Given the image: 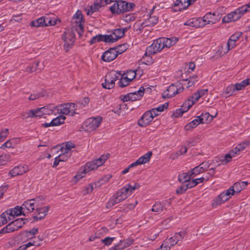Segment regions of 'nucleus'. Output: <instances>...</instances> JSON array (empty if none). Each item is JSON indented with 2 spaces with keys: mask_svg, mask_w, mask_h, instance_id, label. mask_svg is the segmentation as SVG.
Segmentation results:
<instances>
[{
  "mask_svg": "<svg viewBox=\"0 0 250 250\" xmlns=\"http://www.w3.org/2000/svg\"><path fill=\"white\" fill-rule=\"evenodd\" d=\"M152 115L149 111L146 112L138 121V125L141 127H146L148 125L153 119Z\"/></svg>",
  "mask_w": 250,
  "mask_h": 250,
  "instance_id": "22",
  "label": "nucleus"
},
{
  "mask_svg": "<svg viewBox=\"0 0 250 250\" xmlns=\"http://www.w3.org/2000/svg\"><path fill=\"white\" fill-rule=\"evenodd\" d=\"M121 75V72L112 71L105 77L104 82L102 83V86L105 89H110L115 86V82L119 79Z\"/></svg>",
  "mask_w": 250,
  "mask_h": 250,
  "instance_id": "7",
  "label": "nucleus"
},
{
  "mask_svg": "<svg viewBox=\"0 0 250 250\" xmlns=\"http://www.w3.org/2000/svg\"><path fill=\"white\" fill-rule=\"evenodd\" d=\"M24 224L25 222L23 219L22 218L18 219L12 221L5 227L1 229L0 233H10L16 231L19 229L21 228L24 225Z\"/></svg>",
  "mask_w": 250,
  "mask_h": 250,
  "instance_id": "14",
  "label": "nucleus"
},
{
  "mask_svg": "<svg viewBox=\"0 0 250 250\" xmlns=\"http://www.w3.org/2000/svg\"><path fill=\"white\" fill-rule=\"evenodd\" d=\"M61 20L54 14H48L31 21L30 25L34 27L53 26L60 23Z\"/></svg>",
  "mask_w": 250,
  "mask_h": 250,
  "instance_id": "3",
  "label": "nucleus"
},
{
  "mask_svg": "<svg viewBox=\"0 0 250 250\" xmlns=\"http://www.w3.org/2000/svg\"><path fill=\"white\" fill-rule=\"evenodd\" d=\"M242 35L241 32H237L232 35L228 41L227 45L230 49L236 46V42L239 40Z\"/></svg>",
  "mask_w": 250,
  "mask_h": 250,
  "instance_id": "30",
  "label": "nucleus"
},
{
  "mask_svg": "<svg viewBox=\"0 0 250 250\" xmlns=\"http://www.w3.org/2000/svg\"><path fill=\"white\" fill-rule=\"evenodd\" d=\"M184 90V87L181 83L177 84H172L164 92L163 95L165 98H172L176 95L182 92Z\"/></svg>",
  "mask_w": 250,
  "mask_h": 250,
  "instance_id": "13",
  "label": "nucleus"
},
{
  "mask_svg": "<svg viewBox=\"0 0 250 250\" xmlns=\"http://www.w3.org/2000/svg\"><path fill=\"white\" fill-rule=\"evenodd\" d=\"M144 87L143 86H141L138 90L130 92L125 95L121 96L120 98L124 102H133L137 100H140L144 96Z\"/></svg>",
  "mask_w": 250,
  "mask_h": 250,
  "instance_id": "12",
  "label": "nucleus"
},
{
  "mask_svg": "<svg viewBox=\"0 0 250 250\" xmlns=\"http://www.w3.org/2000/svg\"><path fill=\"white\" fill-rule=\"evenodd\" d=\"M235 92V87L233 85H229L228 86L224 92L226 97H228L233 94Z\"/></svg>",
  "mask_w": 250,
  "mask_h": 250,
  "instance_id": "55",
  "label": "nucleus"
},
{
  "mask_svg": "<svg viewBox=\"0 0 250 250\" xmlns=\"http://www.w3.org/2000/svg\"><path fill=\"white\" fill-rule=\"evenodd\" d=\"M42 111L44 115H57L56 106L52 104L41 107V111Z\"/></svg>",
  "mask_w": 250,
  "mask_h": 250,
  "instance_id": "35",
  "label": "nucleus"
},
{
  "mask_svg": "<svg viewBox=\"0 0 250 250\" xmlns=\"http://www.w3.org/2000/svg\"><path fill=\"white\" fill-rule=\"evenodd\" d=\"M73 23L76 27L78 34L81 35L83 33L84 23L83 15L81 11L78 10L73 16Z\"/></svg>",
  "mask_w": 250,
  "mask_h": 250,
  "instance_id": "17",
  "label": "nucleus"
},
{
  "mask_svg": "<svg viewBox=\"0 0 250 250\" xmlns=\"http://www.w3.org/2000/svg\"><path fill=\"white\" fill-rule=\"evenodd\" d=\"M12 220L13 219L11 218V215L9 214L7 210L5 211L0 215V227L6 224L8 221Z\"/></svg>",
  "mask_w": 250,
  "mask_h": 250,
  "instance_id": "43",
  "label": "nucleus"
},
{
  "mask_svg": "<svg viewBox=\"0 0 250 250\" xmlns=\"http://www.w3.org/2000/svg\"><path fill=\"white\" fill-rule=\"evenodd\" d=\"M9 214L11 215V218L13 219L15 216H18L21 215H23V212H22V206H16V207L7 210Z\"/></svg>",
  "mask_w": 250,
  "mask_h": 250,
  "instance_id": "37",
  "label": "nucleus"
},
{
  "mask_svg": "<svg viewBox=\"0 0 250 250\" xmlns=\"http://www.w3.org/2000/svg\"><path fill=\"white\" fill-rule=\"evenodd\" d=\"M185 25L195 28L203 27L201 18L189 19L185 23Z\"/></svg>",
  "mask_w": 250,
  "mask_h": 250,
  "instance_id": "33",
  "label": "nucleus"
},
{
  "mask_svg": "<svg viewBox=\"0 0 250 250\" xmlns=\"http://www.w3.org/2000/svg\"><path fill=\"white\" fill-rule=\"evenodd\" d=\"M9 134V129L4 128L0 132V142H3L7 138Z\"/></svg>",
  "mask_w": 250,
  "mask_h": 250,
  "instance_id": "58",
  "label": "nucleus"
},
{
  "mask_svg": "<svg viewBox=\"0 0 250 250\" xmlns=\"http://www.w3.org/2000/svg\"><path fill=\"white\" fill-rule=\"evenodd\" d=\"M77 105L74 103H67L56 106L57 114L62 115H69L72 116L76 113Z\"/></svg>",
  "mask_w": 250,
  "mask_h": 250,
  "instance_id": "9",
  "label": "nucleus"
},
{
  "mask_svg": "<svg viewBox=\"0 0 250 250\" xmlns=\"http://www.w3.org/2000/svg\"><path fill=\"white\" fill-rule=\"evenodd\" d=\"M240 18V15L236 9L234 11L228 14L226 16H225L223 19V21L225 22H229L237 21Z\"/></svg>",
  "mask_w": 250,
  "mask_h": 250,
  "instance_id": "34",
  "label": "nucleus"
},
{
  "mask_svg": "<svg viewBox=\"0 0 250 250\" xmlns=\"http://www.w3.org/2000/svg\"><path fill=\"white\" fill-rule=\"evenodd\" d=\"M249 85H250V78L246 79L239 83H235L233 85L235 87V90L236 91L240 90Z\"/></svg>",
  "mask_w": 250,
  "mask_h": 250,
  "instance_id": "46",
  "label": "nucleus"
},
{
  "mask_svg": "<svg viewBox=\"0 0 250 250\" xmlns=\"http://www.w3.org/2000/svg\"><path fill=\"white\" fill-rule=\"evenodd\" d=\"M162 40L163 47L164 49L165 48H168L174 45L178 42V38L176 37H171L169 38L162 37L161 38Z\"/></svg>",
  "mask_w": 250,
  "mask_h": 250,
  "instance_id": "32",
  "label": "nucleus"
},
{
  "mask_svg": "<svg viewBox=\"0 0 250 250\" xmlns=\"http://www.w3.org/2000/svg\"><path fill=\"white\" fill-rule=\"evenodd\" d=\"M140 186L137 183L128 184L113 195L106 203V208H109L118 204L129 197L132 193L140 188Z\"/></svg>",
  "mask_w": 250,
  "mask_h": 250,
  "instance_id": "1",
  "label": "nucleus"
},
{
  "mask_svg": "<svg viewBox=\"0 0 250 250\" xmlns=\"http://www.w3.org/2000/svg\"><path fill=\"white\" fill-rule=\"evenodd\" d=\"M201 18L203 26L208 24H213L216 23L217 21V19L216 18L215 14L210 12L207 13L203 17Z\"/></svg>",
  "mask_w": 250,
  "mask_h": 250,
  "instance_id": "27",
  "label": "nucleus"
},
{
  "mask_svg": "<svg viewBox=\"0 0 250 250\" xmlns=\"http://www.w3.org/2000/svg\"><path fill=\"white\" fill-rule=\"evenodd\" d=\"M49 209V206L43 207H41V206L37 207L36 209L37 214L34 216V219L37 221L44 218V217L47 215Z\"/></svg>",
  "mask_w": 250,
  "mask_h": 250,
  "instance_id": "26",
  "label": "nucleus"
},
{
  "mask_svg": "<svg viewBox=\"0 0 250 250\" xmlns=\"http://www.w3.org/2000/svg\"><path fill=\"white\" fill-rule=\"evenodd\" d=\"M124 74L126 76V79L131 81L136 78L137 75L136 71L132 70H127L126 73Z\"/></svg>",
  "mask_w": 250,
  "mask_h": 250,
  "instance_id": "56",
  "label": "nucleus"
},
{
  "mask_svg": "<svg viewBox=\"0 0 250 250\" xmlns=\"http://www.w3.org/2000/svg\"><path fill=\"white\" fill-rule=\"evenodd\" d=\"M42 204V202H40V198L39 197L25 201L21 206L23 215L25 216L29 213L32 212L35 209H36L37 207L41 206Z\"/></svg>",
  "mask_w": 250,
  "mask_h": 250,
  "instance_id": "8",
  "label": "nucleus"
},
{
  "mask_svg": "<svg viewBox=\"0 0 250 250\" xmlns=\"http://www.w3.org/2000/svg\"><path fill=\"white\" fill-rule=\"evenodd\" d=\"M229 50H231L227 44H222L219 46L217 51L216 53V55L219 57H222L226 54Z\"/></svg>",
  "mask_w": 250,
  "mask_h": 250,
  "instance_id": "44",
  "label": "nucleus"
},
{
  "mask_svg": "<svg viewBox=\"0 0 250 250\" xmlns=\"http://www.w3.org/2000/svg\"><path fill=\"white\" fill-rule=\"evenodd\" d=\"M20 139L18 138H13L7 140L2 144L0 148L4 150L6 148H14L19 143Z\"/></svg>",
  "mask_w": 250,
  "mask_h": 250,
  "instance_id": "29",
  "label": "nucleus"
},
{
  "mask_svg": "<svg viewBox=\"0 0 250 250\" xmlns=\"http://www.w3.org/2000/svg\"><path fill=\"white\" fill-rule=\"evenodd\" d=\"M115 237H107L104 239L102 240V242L106 246H109L112 243L113 241L115 239Z\"/></svg>",
  "mask_w": 250,
  "mask_h": 250,
  "instance_id": "63",
  "label": "nucleus"
},
{
  "mask_svg": "<svg viewBox=\"0 0 250 250\" xmlns=\"http://www.w3.org/2000/svg\"><path fill=\"white\" fill-rule=\"evenodd\" d=\"M236 10L241 17L246 13L250 12V2L238 8Z\"/></svg>",
  "mask_w": 250,
  "mask_h": 250,
  "instance_id": "47",
  "label": "nucleus"
},
{
  "mask_svg": "<svg viewBox=\"0 0 250 250\" xmlns=\"http://www.w3.org/2000/svg\"><path fill=\"white\" fill-rule=\"evenodd\" d=\"M62 38L64 42V46L65 48L67 50L69 49L75 42L74 33L70 30H68L64 32Z\"/></svg>",
  "mask_w": 250,
  "mask_h": 250,
  "instance_id": "20",
  "label": "nucleus"
},
{
  "mask_svg": "<svg viewBox=\"0 0 250 250\" xmlns=\"http://www.w3.org/2000/svg\"><path fill=\"white\" fill-rule=\"evenodd\" d=\"M163 49L162 40L159 38L154 41L153 43L146 48V53L155 54L161 52Z\"/></svg>",
  "mask_w": 250,
  "mask_h": 250,
  "instance_id": "18",
  "label": "nucleus"
},
{
  "mask_svg": "<svg viewBox=\"0 0 250 250\" xmlns=\"http://www.w3.org/2000/svg\"><path fill=\"white\" fill-rule=\"evenodd\" d=\"M39 62L38 61H34L31 64L27 66L26 68V71L28 73H32L36 71L37 70V67L39 65Z\"/></svg>",
  "mask_w": 250,
  "mask_h": 250,
  "instance_id": "52",
  "label": "nucleus"
},
{
  "mask_svg": "<svg viewBox=\"0 0 250 250\" xmlns=\"http://www.w3.org/2000/svg\"><path fill=\"white\" fill-rule=\"evenodd\" d=\"M106 37V35H97L91 39L89 41V43L91 44L100 42H105L108 43L107 39Z\"/></svg>",
  "mask_w": 250,
  "mask_h": 250,
  "instance_id": "39",
  "label": "nucleus"
},
{
  "mask_svg": "<svg viewBox=\"0 0 250 250\" xmlns=\"http://www.w3.org/2000/svg\"><path fill=\"white\" fill-rule=\"evenodd\" d=\"M167 107L168 104L165 103L163 104H160L157 107L153 108V109L155 110L156 112H158L159 113H160L163 111L165 109H167Z\"/></svg>",
  "mask_w": 250,
  "mask_h": 250,
  "instance_id": "62",
  "label": "nucleus"
},
{
  "mask_svg": "<svg viewBox=\"0 0 250 250\" xmlns=\"http://www.w3.org/2000/svg\"><path fill=\"white\" fill-rule=\"evenodd\" d=\"M112 178L111 174H107L102 177L99 181L98 183L100 185H103L105 183L108 182L109 180Z\"/></svg>",
  "mask_w": 250,
  "mask_h": 250,
  "instance_id": "59",
  "label": "nucleus"
},
{
  "mask_svg": "<svg viewBox=\"0 0 250 250\" xmlns=\"http://www.w3.org/2000/svg\"><path fill=\"white\" fill-rule=\"evenodd\" d=\"M203 172V170H201V167L198 166L195 167L191 170V174L195 176Z\"/></svg>",
  "mask_w": 250,
  "mask_h": 250,
  "instance_id": "64",
  "label": "nucleus"
},
{
  "mask_svg": "<svg viewBox=\"0 0 250 250\" xmlns=\"http://www.w3.org/2000/svg\"><path fill=\"white\" fill-rule=\"evenodd\" d=\"M200 124H202V122L200 117L198 116L196 117V119H194L188 124L186 125L185 128L186 130H189L191 128L196 127Z\"/></svg>",
  "mask_w": 250,
  "mask_h": 250,
  "instance_id": "42",
  "label": "nucleus"
},
{
  "mask_svg": "<svg viewBox=\"0 0 250 250\" xmlns=\"http://www.w3.org/2000/svg\"><path fill=\"white\" fill-rule=\"evenodd\" d=\"M109 153H106L102 155L98 159L87 163L83 167L80 169L75 175V179L78 181L85 177L86 174L88 172L96 169L102 166L109 158Z\"/></svg>",
  "mask_w": 250,
  "mask_h": 250,
  "instance_id": "2",
  "label": "nucleus"
},
{
  "mask_svg": "<svg viewBox=\"0 0 250 250\" xmlns=\"http://www.w3.org/2000/svg\"><path fill=\"white\" fill-rule=\"evenodd\" d=\"M248 185V182L247 181H242L240 182H236L233 186H230L231 188L234 190V192L238 193L242 190L244 189Z\"/></svg>",
  "mask_w": 250,
  "mask_h": 250,
  "instance_id": "36",
  "label": "nucleus"
},
{
  "mask_svg": "<svg viewBox=\"0 0 250 250\" xmlns=\"http://www.w3.org/2000/svg\"><path fill=\"white\" fill-rule=\"evenodd\" d=\"M196 1V0H176L171 7V11L177 12L186 10Z\"/></svg>",
  "mask_w": 250,
  "mask_h": 250,
  "instance_id": "15",
  "label": "nucleus"
},
{
  "mask_svg": "<svg viewBox=\"0 0 250 250\" xmlns=\"http://www.w3.org/2000/svg\"><path fill=\"white\" fill-rule=\"evenodd\" d=\"M158 21V17L155 16H150L147 19L145 20L144 21L145 22V24L146 27H150L156 24L157 23Z\"/></svg>",
  "mask_w": 250,
  "mask_h": 250,
  "instance_id": "49",
  "label": "nucleus"
},
{
  "mask_svg": "<svg viewBox=\"0 0 250 250\" xmlns=\"http://www.w3.org/2000/svg\"><path fill=\"white\" fill-rule=\"evenodd\" d=\"M74 147V144L69 142H66L61 147V153L58 156L61 162L66 161L70 157L72 153V149Z\"/></svg>",
  "mask_w": 250,
  "mask_h": 250,
  "instance_id": "11",
  "label": "nucleus"
},
{
  "mask_svg": "<svg viewBox=\"0 0 250 250\" xmlns=\"http://www.w3.org/2000/svg\"><path fill=\"white\" fill-rule=\"evenodd\" d=\"M97 186V183L89 184L84 187L82 190V193L83 195H86L91 193L95 187Z\"/></svg>",
  "mask_w": 250,
  "mask_h": 250,
  "instance_id": "53",
  "label": "nucleus"
},
{
  "mask_svg": "<svg viewBox=\"0 0 250 250\" xmlns=\"http://www.w3.org/2000/svg\"><path fill=\"white\" fill-rule=\"evenodd\" d=\"M27 117L33 118L34 117H39L41 118L44 115L42 111H41V108H38L37 109H33L27 112Z\"/></svg>",
  "mask_w": 250,
  "mask_h": 250,
  "instance_id": "48",
  "label": "nucleus"
},
{
  "mask_svg": "<svg viewBox=\"0 0 250 250\" xmlns=\"http://www.w3.org/2000/svg\"><path fill=\"white\" fill-rule=\"evenodd\" d=\"M65 119L66 117L65 116L61 114L59 116L53 119L51 122L44 124V126L47 127L49 126L60 125L64 123Z\"/></svg>",
  "mask_w": 250,
  "mask_h": 250,
  "instance_id": "28",
  "label": "nucleus"
},
{
  "mask_svg": "<svg viewBox=\"0 0 250 250\" xmlns=\"http://www.w3.org/2000/svg\"><path fill=\"white\" fill-rule=\"evenodd\" d=\"M152 55L146 53V51L144 56L142 57V62L147 65L151 64L153 62V60L150 56Z\"/></svg>",
  "mask_w": 250,
  "mask_h": 250,
  "instance_id": "54",
  "label": "nucleus"
},
{
  "mask_svg": "<svg viewBox=\"0 0 250 250\" xmlns=\"http://www.w3.org/2000/svg\"><path fill=\"white\" fill-rule=\"evenodd\" d=\"M133 2H127L125 1L119 0L113 1V4L109 7L111 12L113 14L119 15L131 10L134 7Z\"/></svg>",
  "mask_w": 250,
  "mask_h": 250,
  "instance_id": "4",
  "label": "nucleus"
},
{
  "mask_svg": "<svg viewBox=\"0 0 250 250\" xmlns=\"http://www.w3.org/2000/svg\"><path fill=\"white\" fill-rule=\"evenodd\" d=\"M120 77L119 82V86L121 87H124L127 86L131 82L130 80L126 79L127 77L124 74H121Z\"/></svg>",
  "mask_w": 250,
  "mask_h": 250,
  "instance_id": "51",
  "label": "nucleus"
},
{
  "mask_svg": "<svg viewBox=\"0 0 250 250\" xmlns=\"http://www.w3.org/2000/svg\"><path fill=\"white\" fill-rule=\"evenodd\" d=\"M229 200L224 191L221 193L212 202V206L213 207H216L217 206L221 205Z\"/></svg>",
  "mask_w": 250,
  "mask_h": 250,
  "instance_id": "31",
  "label": "nucleus"
},
{
  "mask_svg": "<svg viewBox=\"0 0 250 250\" xmlns=\"http://www.w3.org/2000/svg\"><path fill=\"white\" fill-rule=\"evenodd\" d=\"M124 51H119L117 48H110L105 51L102 56V59L106 62H109L114 60L117 56L123 52Z\"/></svg>",
  "mask_w": 250,
  "mask_h": 250,
  "instance_id": "19",
  "label": "nucleus"
},
{
  "mask_svg": "<svg viewBox=\"0 0 250 250\" xmlns=\"http://www.w3.org/2000/svg\"><path fill=\"white\" fill-rule=\"evenodd\" d=\"M250 145V141L247 140L244 141L238 144L229 153L225 155L224 157L220 160V163L218 164V166L220 165L226 164L229 162L232 158L234 157L236 155L239 154L240 152L246 148H247Z\"/></svg>",
  "mask_w": 250,
  "mask_h": 250,
  "instance_id": "5",
  "label": "nucleus"
},
{
  "mask_svg": "<svg viewBox=\"0 0 250 250\" xmlns=\"http://www.w3.org/2000/svg\"><path fill=\"white\" fill-rule=\"evenodd\" d=\"M198 81V77L197 75H193L191 77H190L188 79H187L186 80H184L183 81L182 85L183 87L184 86H186L187 88H188L190 86H192L194 85L195 82Z\"/></svg>",
  "mask_w": 250,
  "mask_h": 250,
  "instance_id": "38",
  "label": "nucleus"
},
{
  "mask_svg": "<svg viewBox=\"0 0 250 250\" xmlns=\"http://www.w3.org/2000/svg\"><path fill=\"white\" fill-rule=\"evenodd\" d=\"M38 229L33 228L29 231H25L21 233L22 237L26 238L27 239H30L35 237V235L38 232Z\"/></svg>",
  "mask_w": 250,
  "mask_h": 250,
  "instance_id": "41",
  "label": "nucleus"
},
{
  "mask_svg": "<svg viewBox=\"0 0 250 250\" xmlns=\"http://www.w3.org/2000/svg\"><path fill=\"white\" fill-rule=\"evenodd\" d=\"M208 92V90L207 89H200L189 96L184 103L185 110H188L195 103L198 101L200 98L207 95Z\"/></svg>",
  "mask_w": 250,
  "mask_h": 250,
  "instance_id": "6",
  "label": "nucleus"
},
{
  "mask_svg": "<svg viewBox=\"0 0 250 250\" xmlns=\"http://www.w3.org/2000/svg\"><path fill=\"white\" fill-rule=\"evenodd\" d=\"M152 155L151 151H148L139 158H138L135 162L131 164V167H136L138 165L145 164L150 160V158Z\"/></svg>",
  "mask_w": 250,
  "mask_h": 250,
  "instance_id": "25",
  "label": "nucleus"
},
{
  "mask_svg": "<svg viewBox=\"0 0 250 250\" xmlns=\"http://www.w3.org/2000/svg\"><path fill=\"white\" fill-rule=\"evenodd\" d=\"M103 4L99 3V0H97L93 4H92L89 8L93 12H96L100 8Z\"/></svg>",
  "mask_w": 250,
  "mask_h": 250,
  "instance_id": "57",
  "label": "nucleus"
},
{
  "mask_svg": "<svg viewBox=\"0 0 250 250\" xmlns=\"http://www.w3.org/2000/svg\"><path fill=\"white\" fill-rule=\"evenodd\" d=\"M127 30V28H117L113 30L111 34L106 35L108 43L114 42L122 38Z\"/></svg>",
  "mask_w": 250,
  "mask_h": 250,
  "instance_id": "16",
  "label": "nucleus"
},
{
  "mask_svg": "<svg viewBox=\"0 0 250 250\" xmlns=\"http://www.w3.org/2000/svg\"><path fill=\"white\" fill-rule=\"evenodd\" d=\"M134 242V240L127 238L125 240H120L118 244L111 248L109 250H123L130 246Z\"/></svg>",
  "mask_w": 250,
  "mask_h": 250,
  "instance_id": "23",
  "label": "nucleus"
},
{
  "mask_svg": "<svg viewBox=\"0 0 250 250\" xmlns=\"http://www.w3.org/2000/svg\"><path fill=\"white\" fill-rule=\"evenodd\" d=\"M29 170L28 167L26 165H19L14 167L10 172L9 174L11 176H16L22 175Z\"/></svg>",
  "mask_w": 250,
  "mask_h": 250,
  "instance_id": "24",
  "label": "nucleus"
},
{
  "mask_svg": "<svg viewBox=\"0 0 250 250\" xmlns=\"http://www.w3.org/2000/svg\"><path fill=\"white\" fill-rule=\"evenodd\" d=\"M192 178H193V175L191 174V171L188 172L183 173L178 176L179 181L182 183H187Z\"/></svg>",
  "mask_w": 250,
  "mask_h": 250,
  "instance_id": "45",
  "label": "nucleus"
},
{
  "mask_svg": "<svg viewBox=\"0 0 250 250\" xmlns=\"http://www.w3.org/2000/svg\"><path fill=\"white\" fill-rule=\"evenodd\" d=\"M199 116L201 119L202 124H207L211 122L213 119V116H211L208 112L202 113Z\"/></svg>",
  "mask_w": 250,
  "mask_h": 250,
  "instance_id": "50",
  "label": "nucleus"
},
{
  "mask_svg": "<svg viewBox=\"0 0 250 250\" xmlns=\"http://www.w3.org/2000/svg\"><path fill=\"white\" fill-rule=\"evenodd\" d=\"M146 27L144 21H138L135 22L133 25V30L137 34H140L144 28Z\"/></svg>",
  "mask_w": 250,
  "mask_h": 250,
  "instance_id": "40",
  "label": "nucleus"
},
{
  "mask_svg": "<svg viewBox=\"0 0 250 250\" xmlns=\"http://www.w3.org/2000/svg\"><path fill=\"white\" fill-rule=\"evenodd\" d=\"M188 111V110H185L184 107V104H183V105H182L181 108H179V109H177L175 111V112L173 113V114L175 117H177L182 115V114L184 113H185Z\"/></svg>",
  "mask_w": 250,
  "mask_h": 250,
  "instance_id": "61",
  "label": "nucleus"
},
{
  "mask_svg": "<svg viewBox=\"0 0 250 250\" xmlns=\"http://www.w3.org/2000/svg\"><path fill=\"white\" fill-rule=\"evenodd\" d=\"M123 20L126 22H129L135 20V17L133 14L131 13L126 14L123 16Z\"/></svg>",
  "mask_w": 250,
  "mask_h": 250,
  "instance_id": "60",
  "label": "nucleus"
},
{
  "mask_svg": "<svg viewBox=\"0 0 250 250\" xmlns=\"http://www.w3.org/2000/svg\"><path fill=\"white\" fill-rule=\"evenodd\" d=\"M170 199H166L162 202H156L153 205L151 210L152 211L160 213L164 210H166L167 207L170 206Z\"/></svg>",
  "mask_w": 250,
  "mask_h": 250,
  "instance_id": "21",
  "label": "nucleus"
},
{
  "mask_svg": "<svg viewBox=\"0 0 250 250\" xmlns=\"http://www.w3.org/2000/svg\"><path fill=\"white\" fill-rule=\"evenodd\" d=\"M102 121L101 117L90 118L87 119L83 124L84 129L87 132H92L95 130L100 125Z\"/></svg>",
  "mask_w": 250,
  "mask_h": 250,
  "instance_id": "10",
  "label": "nucleus"
}]
</instances>
